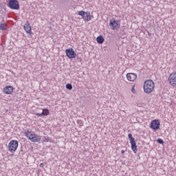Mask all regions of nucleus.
<instances>
[{"mask_svg":"<svg viewBox=\"0 0 176 176\" xmlns=\"http://www.w3.org/2000/svg\"><path fill=\"white\" fill-rule=\"evenodd\" d=\"M143 89L146 94H151L155 89V82L152 80H147L144 82Z\"/></svg>","mask_w":176,"mask_h":176,"instance_id":"nucleus-1","label":"nucleus"},{"mask_svg":"<svg viewBox=\"0 0 176 176\" xmlns=\"http://www.w3.org/2000/svg\"><path fill=\"white\" fill-rule=\"evenodd\" d=\"M25 136L31 141L32 142H41L42 137L38 135L35 133H32L31 131H28L25 133Z\"/></svg>","mask_w":176,"mask_h":176,"instance_id":"nucleus-2","label":"nucleus"},{"mask_svg":"<svg viewBox=\"0 0 176 176\" xmlns=\"http://www.w3.org/2000/svg\"><path fill=\"white\" fill-rule=\"evenodd\" d=\"M17 148H19V142L17 140H11L8 144V151L11 152V153L16 152Z\"/></svg>","mask_w":176,"mask_h":176,"instance_id":"nucleus-3","label":"nucleus"},{"mask_svg":"<svg viewBox=\"0 0 176 176\" xmlns=\"http://www.w3.org/2000/svg\"><path fill=\"white\" fill-rule=\"evenodd\" d=\"M7 6L12 10H19L20 9V4L17 0H9Z\"/></svg>","mask_w":176,"mask_h":176,"instance_id":"nucleus-4","label":"nucleus"},{"mask_svg":"<svg viewBox=\"0 0 176 176\" xmlns=\"http://www.w3.org/2000/svg\"><path fill=\"white\" fill-rule=\"evenodd\" d=\"M79 16H81L85 21H90L91 20V15L90 12H85L81 10L78 12Z\"/></svg>","mask_w":176,"mask_h":176,"instance_id":"nucleus-5","label":"nucleus"},{"mask_svg":"<svg viewBox=\"0 0 176 176\" xmlns=\"http://www.w3.org/2000/svg\"><path fill=\"white\" fill-rule=\"evenodd\" d=\"M150 127L152 130H154V131H157V130L160 129V121H159V120H152L150 123Z\"/></svg>","mask_w":176,"mask_h":176,"instance_id":"nucleus-6","label":"nucleus"},{"mask_svg":"<svg viewBox=\"0 0 176 176\" xmlns=\"http://www.w3.org/2000/svg\"><path fill=\"white\" fill-rule=\"evenodd\" d=\"M109 27L111 30H119L120 28V23H119V21L118 20H111L109 22Z\"/></svg>","mask_w":176,"mask_h":176,"instance_id":"nucleus-7","label":"nucleus"},{"mask_svg":"<svg viewBox=\"0 0 176 176\" xmlns=\"http://www.w3.org/2000/svg\"><path fill=\"white\" fill-rule=\"evenodd\" d=\"M66 56L68 58H76V52L72 48H69L65 50Z\"/></svg>","mask_w":176,"mask_h":176,"instance_id":"nucleus-8","label":"nucleus"},{"mask_svg":"<svg viewBox=\"0 0 176 176\" xmlns=\"http://www.w3.org/2000/svg\"><path fill=\"white\" fill-rule=\"evenodd\" d=\"M168 82L171 86H176V73H171L170 74Z\"/></svg>","mask_w":176,"mask_h":176,"instance_id":"nucleus-9","label":"nucleus"},{"mask_svg":"<svg viewBox=\"0 0 176 176\" xmlns=\"http://www.w3.org/2000/svg\"><path fill=\"white\" fill-rule=\"evenodd\" d=\"M126 78L129 82H134L137 79V74L134 73H128L126 74Z\"/></svg>","mask_w":176,"mask_h":176,"instance_id":"nucleus-10","label":"nucleus"},{"mask_svg":"<svg viewBox=\"0 0 176 176\" xmlns=\"http://www.w3.org/2000/svg\"><path fill=\"white\" fill-rule=\"evenodd\" d=\"M13 87L8 85L3 88V91H4L6 94H12L13 93Z\"/></svg>","mask_w":176,"mask_h":176,"instance_id":"nucleus-11","label":"nucleus"},{"mask_svg":"<svg viewBox=\"0 0 176 176\" xmlns=\"http://www.w3.org/2000/svg\"><path fill=\"white\" fill-rule=\"evenodd\" d=\"M23 28L27 34H32V30H31V26L30 25V23L28 21L25 23Z\"/></svg>","mask_w":176,"mask_h":176,"instance_id":"nucleus-12","label":"nucleus"},{"mask_svg":"<svg viewBox=\"0 0 176 176\" xmlns=\"http://www.w3.org/2000/svg\"><path fill=\"white\" fill-rule=\"evenodd\" d=\"M131 149L134 153H137V143L135 140L130 142Z\"/></svg>","mask_w":176,"mask_h":176,"instance_id":"nucleus-13","label":"nucleus"},{"mask_svg":"<svg viewBox=\"0 0 176 176\" xmlns=\"http://www.w3.org/2000/svg\"><path fill=\"white\" fill-rule=\"evenodd\" d=\"M131 149L134 153H137V143L135 140L130 142Z\"/></svg>","mask_w":176,"mask_h":176,"instance_id":"nucleus-14","label":"nucleus"},{"mask_svg":"<svg viewBox=\"0 0 176 176\" xmlns=\"http://www.w3.org/2000/svg\"><path fill=\"white\" fill-rule=\"evenodd\" d=\"M104 41H105V39L102 35H100L96 38V42L99 43V45H102V43H104Z\"/></svg>","mask_w":176,"mask_h":176,"instance_id":"nucleus-15","label":"nucleus"},{"mask_svg":"<svg viewBox=\"0 0 176 176\" xmlns=\"http://www.w3.org/2000/svg\"><path fill=\"white\" fill-rule=\"evenodd\" d=\"M0 30L1 31H6V24H5V23H0Z\"/></svg>","mask_w":176,"mask_h":176,"instance_id":"nucleus-16","label":"nucleus"},{"mask_svg":"<svg viewBox=\"0 0 176 176\" xmlns=\"http://www.w3.org/2000/svg\"><path fill=\"white\" fill-rule=\"evenodd\" d=\"M43 113V116H47V115H49V113H50V112L49 111V109H44Z\"/></svg>","mask_w":176,"mask_h":176,"instance_id":"nucleus-17","label":"nucleus"},{"mask_svg":"<svg viewBox=\"0 0 176 176\" xmlns=\"http://www.w3.org/2000/svg\"><path fill=\"white\" fill-rule=\"evenodd\" d=\"M128 138L129 139V142H132L133 141H135V139H134V138H133V134L129 133L128 135Z\"/></svg>","mask_w":176,"mask_h":176,"instance_id":"nucleus-18","label":"nucleus"},{"mask_svg":"<svg viewBox=\"0 0 176 176\" xmlns=\"http://www.w3.org/2000/svg\"><path fill=\"white\" fill-rule=\"evenodd\" d=\"M66 89H67V90H72V84H67L66 85Z\"/></svg>","mask_w":176,"mask_h":176,"instance_id":"nucleus-19","label":"nucleus"},{"mask_svg":"<svg viewBox=\"0 0 176 176\" xmlns=\"http://www.w3.org/2000/svg\"><path fill=\"white\" fill-rule=\"evenodd\" d=\"M43 142H49V138L46 136L43 137Z\"/></svg>","mask_w":176,"mask_h":176,"instance_id":"nucleus-20","label":"nucleus"},{"mask_svg":"<svg viewBox=\"0 0 176 176\" xmlns=\"http://www.w3.org/2000/svg\"><path fill=\"white\" fill-rule=\"evenodd\" d=\"M24 155V151H23V147L21 148V151H19V156L23 157Z\"/></svg>","mask_w":176,"mask_h":176,"instance_id":"nucleus-21","label":"nucleus"},{"mask_svg":"<svg viewBox=\"0 0 176 176\" xmlns=\"http://www.w3.org/2000/svg\"><path fill=\"white\" fill-rule=\"evenodd\" d=\"M157 142H158V144H164V141H163V140L160 138L157 139Z\"/></svg>","mask_w":176,"mask_h":176,"instance_id":"nucleus-22","label":"nucleus"},{"mask_svg":"<svg viewBox=\"0 0 176 176\" xmlns=\"http://www.w3.org/2000/svg\"><path fill=\"white\" fill-rule=\"evenodd\" d=\"M35 115L36 116H43V113L41 112V113H36Z\"/></svg>","mask_w":176,"mask_h":176,"instance_id":"nucleus-23","label":"nucleus"},{"mask_svg":"<svg viewBox=\"0 0 176 176\" xmlns=\"http://www.w3.org/2000/svg\"><path fill=\"white\" fill-rule=\"evenodd\" d=\"M131 91L132 93H135V89H134V87H132Z\"/></svg>","mask_w":176,"mask_h":176,"instance_id":"nucleus-24","label":"nucleus"},{"mask_svg":"<svg viewBox=\"0 0 176 176\" xmlns=\"http://www.w3.org/2000/svg\"><path fill=\"white\" fill-rule=\"evenodd\" d=\"M43 166H45V164L43 163L40 164V167H43Z\"/></svg>","mask_w":176,"mask_h":176,"instance_id":"nucleus-25","label":"nucleus"},{"mask_svg":"<svg viewBox=\"0 0 176 176\" xmlns=\"http://www.w3.org/2000/svg\"><path fill=\"white\" fill-rule=\"evenodd\" d=\"M148 32V36H151L152 34L151 32Z\"/></svg>","mask_w":176,"mask_h":176,"instance_id":"nucleus-26","label":"nucleus"},{"mask_svg":"<svg viewBox=\"0 0 176 176\" xmlns=\"http://www.w3.org/2000/svg\"><path fill=\"white\" fill-rule=\"evenodd\" d=\"M121 153L123 155V153H124V150H122Z\"/></svg>","mask_w":176,"mask_h":176,"instance_id":"nucleus-27","label":"nucleus"}]
</instances>
